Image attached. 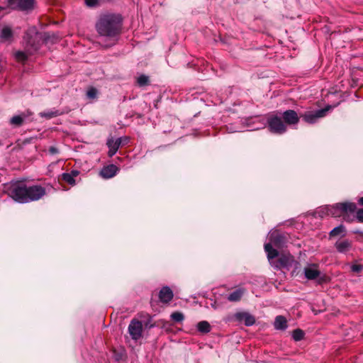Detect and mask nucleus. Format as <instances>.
Segmentation results:
<instances>
[{
  "instance_id": "10",
  "label": "nucleus",
  "mask_w": 363,
  "mask_h": 363,
  "mask_svg": "<svg viewBox=\"0 0 363 363\" xmlns=\"http://www.w3.org/2000/svg\"><path fill=\"white\" fill-rule=\"evenodd\" d=\"M326 112L327 109L325 108L318 109L314 111H307L301 115V117L308 123H314L318 119L325 116Z\"/></svg>"
},
{
  "instance_id": "11",
  "label": "nucleus",
  "mask_w": 363,
  "mask_h": 363,
  "mask_svg": "<svg viewBox=\"0 0 363 363\" xmlns=\"http://www.w3.org/2000/svg\"><path fill=\"white\" fill-rule=\"evenodd\" d=\"M269 239L270 241L269 243H271L272 245H274L277 248L284 247L287 240L286 235L278 230L272 232L269 235Z\"/></svg>"
},
{
  "instance_id": "6",
  "label": "nucleus",
  "mask_w": 363,
  "mask_h": 363,
  "mask_svg": "<svg viewBox=\"0 0 363 363\" xmlns=\"http://www.w3.org/2000/svg\"><path fill=\"white\" fill-rule=\"evenodd\" d=\"M267 124L271 133L283 134L286 131V125L281 116L271 115L267 118Z\"/></svg>"
},
{
  "instance_id": "4",
  "label": "nucleus",
  "mask_w": 363,
  "mask_h": 363,
  "mask_svg": "<svg viewBox=\"0 0 363 363\" xmlns=\"http://www.w3.org/2000/svg\"><path fill=\"white\" fill-rule=\"evenodd\" d=\"M40 33L35 26L29 28L23 36L26 48L29 55L37 51L40 48Z\"/></svg>"
},
{
  "instance_id": "21",
  "label": "nucleus",
  "mask_w": 363,
  "mask_h": 363,
  "mask_svg": "<svg viewBox=\"0 0 363 363\" xmlns=\"http://www.w3.org/2000/svg\"><path fill=\"white\" fill-rule=\"evenodd\" d=\"M274 326L276 330H286L288 327L286 318L283 315L277 316L274 323Z\"/></svg>"
},
{
  "instance_id": "5",
  "label": "nucleus",
  "mask_w": 363,
  "mask_h": 363,
  "mask_svg": "<svg viewBox=\"0 0 363 363\" xmlns=\"http://www.w3.org/2000/svg\"><path fill=\"white\" fill-rule=\"evenodd\" d=\"M318 266L315 264H310L303 269L305 277L308 280H315L318 284H322L328 281V277L323 274L318 269Z\"/></svg>"
},
{
  "instance_id": "18",
  "label": "nucleus",
  "mask_w": 363,
  "mask_h": 363,
  "mask_svg": "<svg viewBox=\"0 0 363 363\" xmlns=\"http://www.w3.org/2000/svg\"><path fill=\"white\" fill-rule=\"evenodd\" d=\"M160 300L163 303H169L173 298V292L169 286H164L159 293Z\"/></svg>"
},
{
  "instance_id": "9",
  "label": "nucleus",
  "mask_w": 363,
  "mask_h": 363,
  "mask_svg": "<svg viewBox=\"0 0 363 363\" xmlns=\"http://www.w3.org/2000/svg\"><path fill=\"white\" fill-rule=\"evenodd\" d=\"M294 262L295 261L292 256L281 255L277 260L274 261L272 267L276 269H280L281 268L289 269L292 267Z\"/></svg>"
},
{
  "instance_id": "37",
  "label": "nucleus",
  "mask_w": 363,
  "mask_h": 363,
  "mask_svg": "<svg viewBox=\"0 0 363 363\" xmlns=\"http://www.w3.org/2000/svg\"><path fill=\"white\" fill-rule=\"evenodd\" d=\"M358 203H359V204L363 206V197H361L359 199Z\"/></svg>"
},
{
  "instance_id": "24",
  "label": "nucleus",
  "mask_w": 363,
  "mask_h": 363,
  "mask_svg": "<svg viewBox=\"0 0 363 363\" xmlns=\"http://www.w3.org/2000/svg\"><path fill=\"white\" fill-rule=\"evenodd\" d=\"M346 233V228L343 225H340L334 228L329 233L330 237H335L337 235L344 236Z\"/></svg>"
},
{
  "instance_id": "28",
  "label": "nucleus",
  "mask_w": 363,
  "mask_h": 363,
  "mask_svg": "<svg viewBox=\"0 0 363 363\" xmlns=\"http://www.w3.org/2000/svg\"><path fill=\"white\" fill-rule=\"evenodd\" d=\"M171 318L177 323L182 322L184 319V315L181 312H174L171 314Z\"/></svg>"
},
{
  "instance_id": "36",
  "label": "nucleus",
  "mask_w": 363,
  "mask_h": 363,
  "mask_svg": "<svg viewBox=\"0 0 363 363\" xmlns=\"http://www.w3.org/2000/svg\"><path fill=\"white\" fill-rule=\"evenodd\" d=\"M123 139L122 140V145H125L129 142V138L128 137H122Z\"/></svg>"
},
{
  "instance_id": "2",
  "label": "nucleus",
  "mask_w": 363,
  "mask_h": 363,
  "mask_svg": "<svg viewBox=\"0 0 363 363\" xmlns=\"http://www.w3.org/2000/svg\"><path fill=\"white\" fill-rule=\"evenodd\" d=\"M45 194V189L40 185L27 186L21 182L11 184L8 195L16 202L26 203L40 199Z\"/></svg>"
},
{
  "instance_id": "13",
  "label": "nucleus",
  "mask_w": 363,
  "mask_h": 363,
  "mask_svg": "<svg viewBox=\"0 0 363 363\" xmlns=\"http://www.w3.org/2000/svg\"><path fill=\"white\" fill-rule=\"evenodd\" d=\"M123 139V138H118L115 140L113 138H111L107 140L106 145L108 147V157H112L117 152L122 145Z\"/></svg>"
},
{
  "instance_id": "16",
  "label": "nucleus",
  "mask_w": 363,
  "mask_h": 363,
  "mask_svg": "<svg viewBox=\"0 0 363 363\" xmlns=\"http://www.w3.org/2000/svg\"><path fill=\"white\" fill-rule=\"evenodd\" d=\"M118 171V168L115 164H109L101 169L100 175L104 179H110L113 177Z\"/></svg>"
},
{
  "instance_id": "8",
  "label": "nucleus",
  "mask_w": 363,
  "mask_h": 363,
  "mask_svg": "<svg viewBox=\"0 0 363 363\" xmlns=\"http://www.w3.org/2000/svg\"><path fill=\"white\" fill-rule=\"evenodd\" d=\"M128 330L131 338L138 341L143 337V326L142 322L135 318L131 320Z\"/></svg>"
},
{
  "instance_id": "29",
  "label": "nucleus",
  "mask_w": 363,
  "mask_h": 363,
  "mask_svg": "<svg viewBox=\"0 0 363 363\" xmlns=\"http://www.w3.org/2000/svg\"><path fill=\"white\" fill-rule=\"evenodd\" d=\"M137 82L139 86H144L149 82V77L145 74H142L138 77Z\"/></svg>"
},
{
  "instance_id": "35",
  "label": "nucleus",
  "mask_w": 363,
  "mask_h": 363,
  "mask_svg": "<svg viewBox=\"0 0 363 363\" xmlns=\"http://www.w3.org/2000/svg\"><path fill=\"white\" fill-rule=\"evenodd\" d=\"M69 174L72 176L73 179H74V177H77L79 174V172L78 170H72L71 172H69Z\"/></svg>"
},
{
  "instance_id": "33",
  "label": "nucleus",
  "mask_w": 363,
  "mask_h": 363,
  "mask_svg": "<svg viewBox=\"0 0 363 363\" xmlns=\"http://www.w3.org/2000/svg\"><path fill=\"white\" fill-rule=\"evenodd\" d=\"M363 269V267L361 264H352L351 266V270L353 272H360Z\"/></svg>"
},
{
  "instance_id": "25",
  "label": "nucleus",
  "mask_w": 363,
  "mask_h": 363,
  "mask_svg": "<svg viewBox=\"0 0 363 363\" xmlns=\"http://www.w3.org/2000/svg\"><path fill=\"white\" fill-rule=\"evenodd\" d=\"M24 118V115L14 116L10 119V123L15 127H20L22 125Z\"/></svg>"
},
{
  "instance_id": "32",
  "label": "nucleus",
  "mask_w": 363,
  "mask_h": 363,
  "mask_svg": "<svg viewBox=\"0 0 363 363\" xmlns=\"http://www.w3.org/2000/svg\"><path fill=\"white\" fill-rule=\"evenodd\" d=\"M99 0H85V4L89 7H95L99 4Z\"/></svg>"
},
{
  "instance_id": "38",
  "label": "nucleus",
  "mask_w": 363,
  "mask_h": 363,
  "mask_svg": "<svg viewBox=\"0 0 363 363\" xmlns=\"http://www.w3.org/2000/svg\"><path fill=\"white\" fill-rule=\"evenodd\" d=\"M1 10H2V8H1V7H0V11H1Z\"/></svg>"
},
{
  "instance_id": "12",
  "label": "nucleus",
  "mask_w": 363,
  "mask_h": 363,
  "mask_svg": "<svg viewBox=\"0 0 363 363\" xmlns=\"http://www.w3.org/2000/svg\"><path fill=\"white\" fill-rule=\"evenodd\" d=\"M280 116L284 120L285 124L296 125L298 123L300 117L294 110H286L283 113H280Z\"/></svg>"
},
{
  "instance_id": "15",
  "label": "nucleus",
  "mask_w": 363,
  "mask_h": 363,
  "mask_svg": "<svg viewBox=\"0 0 363 363\" xmlns=\"http://www.w3.org/2000/svg\"><path fill=\"white\" fill-rule=\"evenodd\" d=\"M68 110H60L57 108L48 109L45 110L39 113V116L42 118H45L46 119H51L52 118L62 116L65 113H67Z\"/></svg>"
},
{
  "instance_id": "30",
  "label": "nucleus",
  "mask_w": 363,
  "mask_h": 363,
  "mask_svg": "<svg viewBox=\"0 0 363 363\" xmlns=\"http://www.w3.org/2000/svg\"><path fill=\"white\" fill-rule=\"evenodd\" d=\"M15 57L18 61L24 62L28 59V54L26 52L17 51L15 53Z\"/></svg>"
},
{
  "instance_id": "26",
  "label": "nucleus",
  "mask_w": 363,
  "mask_h": 363,
  "mask_svg": "<svg viewBox=\"0 0 363 363\" xmlns=\"http://www.w3.org/2000/svg\"><path fill=\"white\" fill-rule=\"evenodd\" d=\"M304 337V332L301 329H296L292 333V337L295 341H300Z\"/></svg>"
},
{
  "instance_id": "27",
  "label": "nucleus",
  "mask_w": 363,
  "mask_h": 363,
  "mask_svg": "<svg viewBox=\"0 0 363 363\" xmlns=\"http://www.w3.org/2000/svg\"><path fill=\"white\" fill-rule=\"evenodd\" d=\"M61 179L70 185L75 184V180L72 177L69 173H62L61 175Z\"/></svg>"
},
{
  "instance_id": "3",
  "label": "nucleus",
  "mask_w": 363,
  "mask_h": 363,
  "mask_svg": "<svg viewBox=\"0 0 363 363\" xmlns=\"http://www.w3.org/2000/svg\"><path fill=\"white\" fill-rule=\"evenodd\" d=\"M315 213L321 217L324 215L342 216L347 222H352L356 218L359 223H363V208L357 210L356 204L352 202L338 203L332 207L322 208Z\"/></svg>"
},
{
  "instance_id": "1",
  "label": "nucleus",
  "mask_w": 363,
  "mask_h": 363,
  "mask_svg": "<svg viewBox=\"0 0 363 363\" xmlns=\"http://www.w3.org/2000/svg\"><path fill=\"white\" fill-rule=\"evenodd\" d=\"M122 27V18L119 14H101L96 23V29L101 37L108 40L105 47L113 45L118 40Z\"/></svg>"
},
{
  "instance_id": "23",
  "label": "nucleus",
  "mask_w": 363,
  "mask_h": 363,
  "mask_svg": "<svg viewBox=\"0 0 363 363\" xmlns=\"http://www.w3.org/2000/svg\"><path fill=\"white\" fill-rule=\"evenodd\" d=\"M198 330L203 334L208 333L211 330V326L208 321L202 320L197 324Z\"/></svg>"
},
{
  "instance_id": "34",
  "label": "nucleus",
  "mask_w": 363,
  "mask_h": 363,
  "mask_svg": "<svg viewBox=\"0 0 363 363\" xmlns=\"http://www.w3.org/2000/svg\"><path fill=\"white\" fill-rule=\"evenodd\" d=\"M49 152L52 155H55V154L59 153V150L57 147H55L54 146H51L49 148Z\"/></svg>"
},
{
  "instance_id": "17",
  "label": "nucleus",
  "mask_w": 363,
  "mask_h": 363,
  "mask_svg": "<svg viewBox=\"0 0 363 363\" xmlns=\"http://www.w3.org/2000/svg\"><path fill=\"white\" fill-rule=\"evenodd\" d=\"M335 247L338 252L345 254L351 250L352 242L349 240H338Z\"/></svg>"
},
{
  "instance_id": "19",
  "label": "nucleus",
  "mask_w": 363,
  "mask_h": 363,
  "mask_svg": "<svg viewBox=\"0 0 363 363\" xmlns=\"http://www.w3.org/2000/svg\"><path fill=\"white\" fill-rule=\"evenodd\" d=\"M264 250L267 252L268 260L272 266L275 261L274 258L278 257L279 252L277 250L273 248L271 243H266L264 245Z\"/></svg>"
},
{
  "instance_id": "22",
  "label": "nucleus",
  "mask_w": 363,
  "mask_h": 363,
  "mask_svg": "<svg viewBox=\"0 0 363 363\" xmlns=\"http://www.w3.org/2000/svg\"><path fill=\"white\" fill-rule=\"evenodd\" d=\"M244 294H245L244 289H242V288L238 289L235 290L234 291H233L232 293H230L228 296V300L231 302H238V301H240V299L242 298Z\"/></svg>"
},
{
  "instance_id": "14",
  "label": "nucleus",
  "mask_w": 363,
  "mask_h": 363,
  "mask_svg": "<svg viewBox=\"0 0 363 363\" xmlns=\"http://www.w3.org/2000/svg\"><path fill=\"white\" fill-rule=\"evenodd\" d=\"M235 318L239 322H244L246 326H252L255 323V318L247 312H238Z\"/></svg>"
},
{
  "instance_id": "20",
  "label": "nucleus",
  "mask_w": 363,
  "mask_h": 363,
  "mask_svg": "<svg viewBox=\"0 0 363 363\" xmlns=\"http://www.w3.org/2000/svg\"><path fill=\"white\" fill-rule=\"evenodd\" d=\"M13 36V33L11 28L9 26L4 27L0 33V39L3 42H11Z\"/></svg>"
},
{
  "instance_id": "7",
  "label": "nucleus",
  "mask_w": 363,
  "mask_h": 363,
  "mask_svg": "<svg viewBox=\"0 0 363 363\" xmlns=\"http://www.w3.org/2000/svg\"><path fill=\"white\" fill-rule=\"evenodd\" d=\"M35 0H8L11 9L29 12L34 9Z\"/></svg>"
},
{
  "instance_id": "31",
  "label": "nucleus",
  "mask_w": 363,
  "mask_h": 363,
  "mask_svg": "<svg viewBox=\"0 0 363 363\" xmlns=\"http://www.w3.org/2000/svg\"><path fill=\"white\" fill-rule=\"evenodd\" d=\"M98 91L94 87H91L86 91V96L90 99H94L97 97Z\"/></svg>"
}]
</instances>
